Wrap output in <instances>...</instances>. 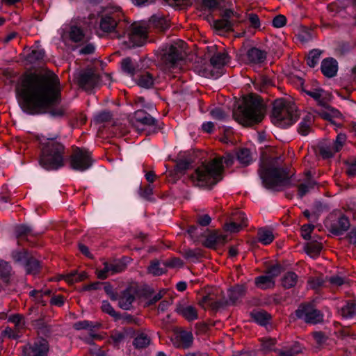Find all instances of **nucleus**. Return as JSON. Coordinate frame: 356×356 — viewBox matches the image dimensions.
Returning <instances> with one entry per match:
<instances>
[{"instance_id": "obj_1", "label": "nucleus", "mask_w": 356, "mask_h": 356, "mask_svg": "<svg viewBox=\"0 0 356 356\" xmlns=\"http://www.w3.org/2000/svg\"><path fill=\"white\" fill-rule=\"evenodd\" d=\"M19 104L29 114L45 111L60 101V89L56 79L30 74L17 88Z\"/></svg>"}, {"instance_id": "obj_2", "label": "nucleus", "mask_w": 356, "mask_h": 356, "mask_svg": "<svg viewBox=\"0 0 356 356\" xmlns=\"http://www.w3.org/2000/svg\"><path fill=\"white\" fill-rule=\"evenodd\" d=\"M234 160V156L232 154H227L225 156L213 159L208 163H202L191 175V179L197 186H211L222 179L223 163L230 166L233 164Z\"/></svg>"}, {"instance_id": "obj_3", "label": "nucleus", "mask_w": 356, "mask_h": 356, "mask_svg": "<svg viewBox=\"0 0 356 356\" xmlns=\"http://www.w3.org/2000/svg\"><path fill=\"white\" fill-rule=\"evenodd\" d=\"M58 134L51 136L40 135L38 136L41 154L40 165L47 170H57L64 165V146L56 140Z\"/></svg>"}, {"instance_id": "obj_4", "label": "nucleus", "mask_w": 356, "mask_h": 356, "mask_svg": "<svg viewBox=\"0 0 356 356\" xmlns=\"http://www.w3.org/2000/svg\"><path fill=\"white\" fill-rule=\"evenodd\" d=\"M279 160L277 158L262 162L260 166L259 175L268 189L279 190L288 182L285 170L280 168Z\"/></svg>"}, {"instance_id": "obj_5", "label": "nucleus", "mask_w": 356, "mask_h": 356, "mask_svg": "<svg viewBox=\"0 0 356 356\" xmlns=\"http://www.w3.org/2000/svg\"><path fill=\"white\" fill-rule=\"evenodd\" d=\"M265 108L259 99L253 95L247 97L243 106L235 113L237 121L243 126H250L261 122L264 116Z\"/></svg>"}, {"instance_id": "obj_6", "label": "nucleus", "mask_w": 356, "mask_h": 356, "mask_svg": "<svg viewBox=\"0 0 356 356\" xmlns=\"http://www.w3.org/2000/svg\"><path fill=\"white\" fill-rule=\"evenodd\" d=\"M298 111L294 104L284 99H276L273 103L272 122L277 126L286 127L298 119Z\"/></svg>"}, {"instance_id": "obj_7", "label": "nucleus", "mask_w": 356, "mask_h": 356, "mask_svg": "<svg viewBox=\"0 0 356 356\" xmlns=\"http://www.w3.org/2000/svg\"><path fill=\"white\" fill-rule=\"evenodd\" d=\"M185 42L182 40L166 44L161 49V60L165 70H171L178 67L184 58Z\"/></svg>"}, {"instance_id": "obj_8", "label": "nucleus", "mask_w": 356, "mask_h": 356, "mask_svg": "<svg viewBox=\"0 0 356 356\" xmlns=\"http://www.w3.org/2000/svg\"><path fill=\"white\" fill-rule=\"evenodd\" d=\"M124 17L122 9L120 7H108L102 10L99 15V29L104 33H111L118 28L124 29L121 23Z\"/></svg>"}, {"instance_id": "obj_9", "label": "nucleus", "mask_w": 356, "mask_h": 356, "mask_svg": "<svg viewBox=\"0 0 356 356\" xmlns=\"http://www.w3.org/2000/svg\"><path fill=\"white\" fill-rule=\"evenodd\" d=\"M229 60V58L226 52H218L215 54L210 59V65L204 68L200 74L207 78L217 79L221 74V70Z\"/></svg>"}, {"instance_id": "obj_10", "label": "nucleus", "mask_w": 356, "mask_h": 356, "mask_svg": "<svg viewBox=\"0 0 356 356\" xmlns=\"http://www.w3.org/2000/svg\"><path fill=\"white\" fill-rule=\"evenodd\" d=\"M92 165L91 154L89 151L76 148L70 157V166L73 170L85 171Z\"/></svg>"}, {"instance_id": "obj_11", "label": "nucleus", "mask_w": 356, "mask_h": 356, "mask_svg": "<svg viewBox=\"0 0 356 356\" xmlns=\"http://www.w3.org/2000/svg\"><path fill=\"white\" fill-rule=\"evenodd\" d=\"M126 31L128 40L124 41V43L129 48L142 46L147 40V32L143 26L132 24Z\"/></svg>"}, {"instance_id": "obj_12", "label": "nucleus", "mask_w": 356, "mask_h": 356, "mask_svg": "<svg viewBox=\"0 0 356 356\" xmlns=\"http://www.w3.org/2000/svg\"><path fill=\"white\" fill-rule=\"evenodd\" d=\"M296 316L306 323L316 324L323 321L321 312L316 309L312 305H301L296 312Z\"/></svg>"}, {"instance_id": "obj_13", "label": "nucleus", "mask_w": 356, "mask_h": 356, "mask_svg": "<svg viewBox=\"0 0 356 356\" xmlns=\"http://www.w3.org/2000/svg\"><path fill=\"white\" fill-rule=\"evenodd\" d=\"M77 79L80 87L88 91L95 88L99 82L98 75L91 70L80 72Z\"/></svg>"}, {"instance_id": "obj_14", "label": "nucleus", "mask_w": 356, "mask_h": 356, "mask_svg": "<svg viewBox=\"0 0 356 356\" xmlns=\"http://www.w3.org/2000/svg\"><path fill=\"white\" fill-rule=\"evenodd\" d=\"M134 120L136 122H139L143 127L142 129L148 127L152 132H156L161 129L157 120L152 118L150 115L145 112L143 110H138L134 113Z\"/></svg>"}, {"instance_id": "obj_15", "label": "nucleus", "mask_w": 356, "mask_h": 356, "mask_svg": "<svg viewBox=\"0 0 356 356\" xmlns=\"http://www.w3.org/2000/svg\"><path fill=\"white\" fill-rule=\"evenodd\" d=\"M49 350L47 341L44 339L35 341L33 346L27 345L23 348L24 356H47Z\"/></svg>"}, {"instance_id": "obj_16", "label": "nucleus", "mask_w": 356, "mask_h": 356, "mask_svg": "<svg viewBox=\"0 0 356 356\" xmlns=\"http://www.w3.org/2000/svg\"><path fill=\"white\" fill-rule=\"evenodd\" d=\"M124 266L120 262H104V268L102 269L97 270V275L98 278L104 280L108 277L109 275L122 272Z\"/></svg>"}, {"instance_id": "obj_17", "label": "nucleus", "mask_w": 356, "mask_h": 356, "mask_svg": "<svg viewBox=\"0 0 356 356\" xmlns=\"http://www.w3.org/2000/svg\"><path fill=\"white\" fill-rule=\"evenodd\" d=\"M193 341V336L191 332L182 330L175 334L172 342L177 348H188Z\"/></svg>"}, {"instance_id": "obj_18", "label": "nucleus", "mask_w": 356, "mask_h": 356, "mask_svg": "<svg viewBox=\"0 0 356 356\" xmlns=\"http://www.w3.org/2000/svg\"><path fill=\"white\" fill-rule=\"evenodd\" d=\"M136 298V291L132 288L124 290L118 298V305L124 310H129Z\"/></svg>"}, {"instance_id": "obj_19", "label": "nucleus", "mask_w": 356, "mask_h": 356, "mask_svg": "<svg viewBox=\"0 0 356 356\" xmlns=\"http://www.w3.org/2000/svg\"><path fill=\"white\" fill-rule=\"evenodd\" d=\"M246 221L247 218L245 215L239 213L236 216L233 221H230L225 225L224 229L225 231L231 233L238 232L243 227L247 225Z\"/></svg>"}, {"instance_id": "obj_20", "label": "nucleus", "mask_w": 356, "mask_h": 356, "mask_svg": "<svg viewBox=\"0 0 356 356\" xmlns=\"http://www.w3.org/2000/svg\"><path fill=\"white\" fill-rule=\"evenodd\" d=\"M176 312L188 321L198 318L197 309L192 305L179 304L177 306Z\"/></svg>"}, {"instance_id": "obj_21", "label": "nucleus", "mask_w": 356, "mask_h": 356, "mask_svg": "<svg viewBox=\"0 0 356 356\" xmlns=\"http://www.w3.org/2000/svg\"><path fill=\"white\" fill-rule=\"evenodd\" d=\"M322 73L327 77H333L337 72L338 65L336 60L333 58H326L321 63Z\"/></svg>"}, {"instance_id": "obj_22", "label": "nucleus", "mask_w": 356, "mask_h": 356, "mask_svg": "<svg viewBox=\"0 0 356 356\" xmlns=\"http://www.w3.org/2000/svg\"><path fill=\"white\" fill-rule=\"evenodd\" d=\"M227 241V236L226 234L215 232L209 234L204 241L205 246L213 248L218 245L224 244Z\"/></svg>"}, {"instance_id": "obj_23", "label": "nucleus", "mask_w": 356, "mask_h": 356, "mask_svg": "<svg viewBox=\"0 0 356 356\" xmlns=\"http://www.w3.org/2000/svg\"><path fill=\"white\" fill-rule=\"evenodd\" d=\"M247 58L250 63H261L264 61L266 54L256 47H252L247 51Z\"/></svg>"}, {"instance_id": "obj_24", "label": "nucleus", "mask_w": 356, "mask_h": 356, "mask_svg": "<svg viewBox=\"0 0 356 356\" xmlns=\"http://www.w3.org/2000/svg\"><path fill=\"white\" fill-rule=\"evenodd\" d=\"M350 227V222L348 218L341 216L339 218L337 222L332 225V232L336 235H340L346 231Z\"/></svg>"}, {"instance_id": "obj_25", "label": "nucleus", "mask_w": 356, "mask_h": 356, "mask_svg": "<svg viewBox=\"0 0 356 356\" xmlns=\"http://www.w3.org/2000/svg\"><path fill=\"white\" fill-rule=\"evenodd\" d=\"M305 92L314 98L318 104L325 106V101L327 99L328 94L321 88H314L311 90H307Z\"/></svg>"}, {"instance_id": "obj_26", "label": "nucleus", "mask_w": 356, "mask_h": 356, "mask_svg": "<svg viewBox=\"0 0 356 356\" xmlns=\"http://www.w3.org/2000/svg\"><path fill=\"white\" fill-rule=\"evenodd\" d=\"M246 288L243 285H237L228 291L229 300L232 303L239 300L245 293Z\"/></svg>"}, {"instance_id": "obj_27", "label": "nucleus", "mask_w": 356, "mask_h": 356, "mask_svg": "<svg viewBox=\"0 0 356 356\" xmlns=\"http://www.w3.org/2000/svg\"><path fill=\"white\" fill-rule=\"evenodd\" d=\"M313 121L314 117L312 115L309 113L305 115L299 124V133L302 136H307L311 130Z\"/></svg>"}, {"instance_id": "obj_28", "label": "nucleus", "mask_w": 356, "mask_h": 356, "mask_svg": "<svg viewBox=\"0 0 356 356\" xmlns=\"http://www.w3.org/2000/svg\"><path fill=\"white\" fill-rule=\"evenodd\" d=\"M339 315L344 318H350L356 315V303L348 302L339 310Z\"/></svg>"}, {"instance_id": "obj_29", "label": "nucleus", "mask_w": 356, "mask_h": 356, "mask_svg": "<svg viewBox=\"0 0 356 356\" xmlns=\"http://www.w3.org/2000/svg\"><path fill=\"white\" fill-rule=\"evenodd\" d=\"M274 238L275 236L271 230L266 228H261L259 229L258 240L262 244L268 245Z\"/></svg>"}, {"instance_id": "obj_30", "label": "nucleus", "mask_w": 356, "mask_h": 356, "mask_svg": "<svg viewBox=\"0 0 356 356\" xmlns=\"http://www.w3.org/2000/svg\"><path fill=\"white\" fill-rule=\"evenodd\" d=\"M255 284L257 287L261 289L273 288L275 286V280H273L267 275H261L256 278Z\"/></svg>"}, {"instance_id": "obj_31", "label": "nucleus", "mask_w": 356, "mask_h": 356, "mask_svg": "<svg viewBox=\"0 0 356 356\" xmlns=\"http://www.w3.org/2000/svg\"><path fill=\"white\" fill-rule=\"evenodd\" d=\"M236 158L238 162L244 165H249L252 161L250 151L247 148L239 149L236 153Z\"/></svg>"}, {"instance_id": "obj_32", "label": "nucleus", "mask_w": 356, "mask_h": 356, "mask_svg": "<svg viewBox=\"0 0 356 356\" xmlns=\"http://www.w3.org/2000/svg\"><path fill=\"white\" fill-rule=\"evenodd\" d=\"M121 68L130 76H134L136 72V65L129 58H125L122 60Z\"/></svg>"}, {"instance_id": "obj_33", "label": "nucleus", "mask_w": 356, "mask_h": 356, "mask_svg": "<svg viewBox=\"0 0 356 356\" xmlns=\"http://www.w3.org/2000/svg\"><path fill=\"white\" fill-rule=\"evenodd\" d=\"M298 282V275L293 272H287L282 279V284L284 288L293 287Z\"/></svg>"}, {"instance_id": "obj_34", "label": "nucleus", "mask_w": 356, "mask_h": 356, "mask_svg": "<svg viewBox=\"0 0 356 356\" xmlns=\"http://www.w3.org/2000/svg\"><path fill=\"white\" fill-rule=\"evenodd\" d=\"M254 321L261 325H266L269 323L270 316L266 312L257 311L252 313Z\"/></svg>"}, {"instance_id": "obj_35", "label": "nucleus", "mask_w": 356, "mask_h": 356, "mask_svg": "<svg viewBox=\"0 0 356 356\" xmlns=\"http://www.w3.org/2000/svg\"><path fill=\"white\" fill-rule=\"evenodd\" d=\"M316 184L313 180H308L306 182L302 183L298 186V195L300 197H302L306 194L314 189Z\"/></svg>"}, {"instance_id": "obj_36", "label": "nucleus", "mask_w": 356, "mask_h": 356, "mask_svg": "<svg viewBox=\"0 0 356 356\" xmlns=\"http://www.w3.org/2000/svg\"><path fill=\"white\" fill-rule=\"evenodd\" d=\"M150 343V338L145 333H139L134 341V345L136 348H146Z\"/></svg>"}, {"instance_id": "obj_37", "label": "nucleus", "mask_w": 356, "mask_h": 356, "mask_svg": "<svg viewBox=\"0 0 356 356\" xmlns=\"http://www.w3.org/2000/svg\"><path fill=\"white\" fill-rule=\"evenodd\" d=\"M154 83V79L149 72L143 73L138 80V85L140 87L149 88Z\"/></svg>"}, {"instance_id": "obj_38", "label": "nucleus", "mask_w": 356, "mask_h": 356, "mask_svg": "<svg viewBox=\"0 0 356 356\" xmlns=\"http://www.w3.org/2000/svg\"><path fill=\"white\" fill-rule=\"evenodd\" d=\"M322 51L319 49H313L309 51L307 63V65L311 67H314L319 62Z\"/></svg>"}, {"instance_id": "obj_39", "label": "nucleus", "mask_w": 356, "mask_h": 356, "mask_svg": "<svg viewBox=\"0 0 356 356\" xmlns=\"http://www.w3.org/2000/svg\"><path fill=\"white\" fill-rule=\"evenodd\" d=\"M234 24V21L222 18L215 21L214 26L216 29L221 31H230Z\"/></svg>"}, {"instance_id": "obj_40", "label": "nucleus", "mask_w": 356, "mask_h": 356, "mask_svg": "<svg viewBox=\"0 0 356 356\" xmlns=\"http://www.w3.org/2000/svg\"><path fill=\"white\" fill-rule=\"evenodd\" d=\"M26 270L29 274H36L40 269V263L35 259L31 257L25 264Z\"/></svg>"}, {"instance_id": "obj_41", "label": "nucleus", "mask_w": 356, "mask_h": 356, "mask_svg": "<svg viewBox=\"0 0 356 356\" xmlns=\"http://www.w3.org/2000/svg\"><path fill=\"white\" fill-rule=\"evenodd\" d=\"M44 50L41 48H35L32 49L31 52L28 56V60L31 63H34L41 60L44 57Z\"/></svg>"}, {"instance_id": "obj_42", "label": "nucleus", "mask_w": 356, "mask_h": 356, "mask_svg": "<svg viewBox=\"0 0 356 356\" xmlns=\"http://www.w3.org/2000/svg\"><path fill=\"white\" fill-rule=\"evenodd\" d=\"M70 38L73 42H78L83 40L84 34L81 29L77 26H72L70 31Z\"/></svg>"}, {"instance_id": "obj_43", "label": "nucleus", "mask_w": 356, "mask_h": 356, "mask_svg": "<svg viewBox=\"0 0 356 356\" xmlns=\"http://www.w3.org/2000/svg\"><path fill=\"white\" fill-rule=\"evenodd\" d=\"M300 346L296 343L290 349H286L279 351L278 356H296V354L301 352Z\"/></svg>"}, {"instance_id": "obj_44", "label": "nucleus", "mask_w": 356, "mask_h": 356, "mask_svg": "<svg viewBox=\"0 0 356 356\" xmlns=\"http://www.w3.org/2000/svg\"><path fill=\"white\" fill-rule=\"evenodd\" d=\"M320 114L323 118L327 120H331L332 118H338L341 115L338 110L330 106H325V110Z\"/></svg>"}, {"instance_id": "obj_45", "label": "nucleus", "mask_w": 356, "mask_h": 356, "mask_svg": "<svg viewBox=\"0 0 356 356\" xmlns=\"http://www.w3.org/2000/svg\"><path fill=\"white\" fill-rule=\"evenodd\" d=\"M161 265V264L157 261H153L148 268L149 273L156 276L162 275L165 270Z\"/></svg>"}, {"instance_id": "obj_46", "label": "nucleus", "mask_w": 356, "mask_h": 356, "mask_svg": "<svg viewBox=\"0 0 356 356\" xmlns=\"http://www.w3.org/2000/svg\"><path fill=\"white\" fill-rule=\"evenodd\" d=\"M11 267L8 262L1 261H0V277L8 281L7 278L10 275Z\"/></svg>"}, {"instance_id": "obj_47", "label": "nucleus", "mask_w": 356, "mask_h": 356, "mask_svg": "<svg viewBox=\"0 0 356 356\" xmlns=\"http://www.w3.org/2000/svg\"><path fill=\"white\" fill-rule=\"evenodd\" d=\"M346 141V136L344 134H339L336 138L335 141L332 145L334 151L336 152H339L343 147L345 142Z\"/></svg>"}, {"instance_id": "obj_48", "label": "nucleus", "mask_w": 356, "mask_h": 356, "mask_svg": "<svg viewBox=\"0 0 356 356\" xmlns=\"http://www.w3.org/2000/svg\"><path fill=\"white\" fill-rule=\"evenodd\" d=\"M50 291L49 290H45L44 291H37V290H33L30 291V296L31 297H33L35 300L42 305L45 304V300L42 299V297L44 295H49Z\"/></svg>"}, {"instance_id": "obj_49", "label": "nucleus", "mask_w": 356, "mask_h": 356, "mask_svg": "<svg viewBox=\"0 0 356 356\" xmlns=\"http://www.w3.org/2000/svg\"><path fill=\"white\" fill-rule=\"evenodd\" d=\"M321 249L322 246L321 244L311 243L307 245L306 251L307 254H309L310 257H315L320 253Z\"/></svg>"}, {"instance_id": "obj_50", "label": "nucleus", "mask_w": 356, "mask_h": 356, "mask_svg": "<svg viewBox=\"0 0 356 356\" xmlns=\"http://www.w3.org/2000/svg\"><path fill=\"white\" fill-rule=\"evenodd\" d=\"M87 277L86 273L83 272L80 274H77L76 273H72L68 275L65 277L66 282L68 283L72 284L74 282H77L83 280Z\"/></svg>"}, {"instance_id": "obj_51", "label": "nucleus", "mask_w": 356, "mask_h": 356, "mask_svg": "<svg viewBox=\"0 0 356 356\" xmlns=\"http://www.w3.org/2000/svg\"><path fill=\"white\" fill-rule=\"evenodd\" d=\"M13 257L16 261L24 266H25L27 261L31 258L26 251L14 252Z\"/></svg>"}, {"instance_id": "obj_52", "label": "nucleus", "mask_w": 356, "mask_h": 356, "mask_svg": "<svg viewBox=\"0 0 356 356\" xmlns=\"http://www.w3.org/2000/svg\"><path fill=\"white\" fill-rule=\"evenodd\" d=\"M95 327V325L88 321H82L76 322L74 324V328L80 330L83 329L92 330Z\"/></svg>"}, {"instance_id": "obj_53", "label": "nucleus", "mask_w": 356, "mask_h": 356, "mask_svg": "<svg viewBox=\"0 0 356 356\" xmlns=\"http://www.w3.org/2000/svg\"><path fill=\"white\" fill-rule=\"evenodd\" d=\"M102 309L104 312L109 314L110 316L118 318L119 314L115 311L111 305L106 300L102 302Z\"/></svg>"}, {"instance_id": "obj_54", "label": "nucleus", "mask_w": 356, "mask_h": 356, "mask_svg": "<svg viewBox=\"0 0 356 356\" xmlns=\"http://www.w3.org/2000/svg\"><path fill=\"white\" fill-rule=\"evenodd\" d=\"M8 321L15 324L17 330L22 329L24 325V322L22 317L19 314L10 316Z\"/></svg>"}, {"instance_id": "obj_55", "label": "nucleus", "mask_w": 356, "mask_h": 356, "mask_svg": "<svg viewBox=\"0 0 356 356\" xmlns=\"http://www.w3.org/2000/svg\"><path fill=\"white\" fill-rule=\"evenodd\" d=\"M330 283L334 286H339L347 283V280L339 275L332 276L329 278Z\"/></svg>"}, {"instance_id": "obj_56", "label": "nucleus", "mask_w": 356, "mask_h": 356, "mask_svg": "<svg viewBox=\"0 0 356 356\" xmlns=\"http://www.w3.org/2000/svg\"><path fill=\"white\" fill-rule=\"evenodd\" d=\"M248 19L250 25L254 29H259L261 26L259 18L257 15L254 13H249L247 15Z\"/></svg>"}, {"instance_id": "obj_57", "label": "nucleus", "mask_w": 356, "mask_h": 356, "mask_svg": "<svg viewBox=\"0 0 356 356\" xmlns=\"http://www.w3.org/2000/svg\"><path fill=\"white\" fill-rule=\"evenodd\" d=\"M286 23V18L282 15H279L275 17L272 21V24L275 28H282Z\"/></svg>"}, {"instance_id": "obj_58", "label": "nucleus", "mask_w": 356, "mask_h": 356, "mask_svg": "<svg viewBox=\"0 0 356 356\" xmlns=\"http://www.w3.org/2000/svg\"><path fill=\"white\" fill-rule=\"evenodd\" d=\"M314 226L313 225L307 224L304 225L302 226L301 228V232L302 237L306 239L309 240L311 238V232L314 229Z\"/></svg>"}, {"instance_id": "obj_59", "label": "nucleus", "mask_w": 356, "mask_h": 356, "mask_svg": "<svg viewBox=\"0 0 356 356\" xmlns=\"http://www.w3.org/2000/svg\"><path fill=\"white\" fill-rule=\"evenodd\" d=\"M281 273V267L278 265L273 266L268 268L266 275L269 276L273 280L277 277Z\"/></svg>"}, {"instance_id": "obj_60", "label": "nucleus", "mask_w": 356, "mask_h": 356, "mask_svg": "<svg viewBox=\"0 0 356 356\" xmlns=\"http://www.w3.org/2000/svg\"><path fill=\"white\" fill-rule=\"evenodd\" d=\"M275 344V340L273 339H266L262 341V350L265 352L270 351L273 349Z\"/></svg>"}, {"instance_id": "obj_61", "label": "nucleus", "mask_w": 356, "mask_h": 356, "mask_svg": "<svg viewBox=\"0 0 356 356\" xmlns=\"http://www.w3.org/2000/svg\"><path fill=\"white\" fill-rule=\"evenodd\" d=\"M31 229L29 226L25 225H18L15 227V233L17 236H22L30 233Z\"/></svg>"}, {"instance_id": "obj_62", "label": "nucleus", "mask_w": 356, "mask_h": 356, "mask_svg": "<svg viewBox=\"0 0 356 356\" xmlns=\"http://www.w3.org/2000/svg\"><path fill=\"white\" fill-rule=\"evenodd\" d=\"M335 153L337 152L334 151V148L332 145L324 146L321 148V154L324 158L332 157Z\"/></svg>"}, {"instance_id": "obj_63", "label": "nucleus", "mask_w": 356, "mask_h": 356, "mask_svg": "<svg viewBox=\"0 0 356 356\" xmlns=\"http://www.w3.org/2000/svg\"><path fill=\"white\" fill-rule=\"evenodd\" d=\"M314 339L316 341V343L319 346H321L323 345V343L327 340L326 337L321 332H316L313 333Z\"/></svg>"}, {"instance_id": "obj_64", "label": "nucleus", "mask_w": 356, "mask_h": 356, "mask_svg": "<svg viewBox=\"0 0 356 356\" xmlns=\"http://www.w3.org/2000/svg\"><path fill=\"white\" fill-rule=\"evenodd\" d=\"M347 164V173L349 176H354L356 174V160L348 161Z\"/></svg>"}]
</instances>
